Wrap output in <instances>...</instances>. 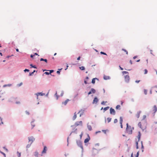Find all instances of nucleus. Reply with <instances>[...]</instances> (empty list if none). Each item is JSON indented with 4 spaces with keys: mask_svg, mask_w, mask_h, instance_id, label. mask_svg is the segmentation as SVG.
Listing matches in <instances>:
<instances>
[{
    "mask_svg": "<svg viewBox=\"0 0 157 157\" xmlns=\"http://www.w3.org/2000/svg\"><path fill=\"white\" fill-rule=\"evenodd\" d=\"M84 82L85 83V84H87V82H86V80H85V81H84Z\"/></svg>",
    "mask_w": 157,
    "mask_h": 157,
    "instance_id": "57",
    "label": "nucleus"
},
{
    "mask_svg": "<svg viewBox=\"0 0 157 157\" xmlns=\"http://www.w3.org/2000/svg\"><path fill=\"white\" fill-rule=\"evenodd\" d=\"M129 76L128 75L124 76V80L126 82H128L129 81Z\"/></svg>",
    "mask_w": 157,
    "mask_h": 157,
    "instance_id": "3",
    "label": "nucleus"
},
{
    "mask_svg": "<svg viewBox=\"0 0 157 157\" xmlns=\"http://www.w3.org/2000/svg\"><path fill=\"white\" fill-rule=\"evenodd\" d=\"M154 109L152 111L153 112V113L154 115L155 112L157 111V107L156 105H155L153 106Z\"/></svg>",
    "mask_w": 157,
    "mask_h": 157,
    "instance_id": "8",
    "label": "nucleus"
},
{
    "mask_svg": "<svg viewBox=\"0 0 157 157\" xmlns=\"http://www.w3.org/2000/svg\"><path fill=\"white\" fill-rule=\"evenodd\" d=\"M97 79L98 80V79H97L96 78H93L92 81V83L93 84H94L95 83V79Z\"/></svg>",
    "mask_w": 157,
    "mask_h": 157,
    "instance_id": "21",
    "label": "nucleus"
},
{
    "mask_svg": "<svg viewBox=\"0 0 157 157\" xmlns=\"http://www.w3.org/2000/svg\"><path fill=\"white\" fill-rule=\"evenodd\" d=\"M140 81V80H136L135 81V82L137 83H138Z\"/></svg>",
    "mask_w": 157,
    "mask_h": 157,
    "instance_id": "48",
    "label": "nucleus"
},
{
    "mask_svg": "<svg viewBox=\"0 0 157 157\" xmlns=\"http://www.w3.org/2000/svg\"><path fill=\"white\" fill-rule=\"evenodd\" d=\"M141 113V111H139L137 112V114H136V117L137 118H138L140 117V114Z\"/></svg>",
    "mask_w": 157,
    "mask_h": 157,
    "instance_id": "14",
    "label": "nucleus"
},
{
    "mask_svg": "<svg viewBox=\"0 0 157 157\" xmlns=\"http://www.w3.org/2000/svg\"><path fill=\"white\" fill-rule=\"evenodd\" d=\"M10 57V56H7L6 57L7 58H9Z\"/></svg>",
    "mask_w": 157,
    "mask_h": 157,
    "instance_id": "64",
    "label": "nucleus"
},
{
    "mask_svg": "<svg viewBox=\"0 0 157 157\" xmlns=\"http://www.w3.org/2000/svg\"><path fill=\"white\" fill-rule=\"evenodd\" d=\"M144 93L145 94H147V91L146 90H144Z\"/></svg>",
    "mask_w": 157,
    "mask_h": 157,
    "instance_id": "50",
    "label": "nucleus"
},
{
    "mask_svg": "<svg viewBox=\"0 0 157 157\" xmlns=\"http://www.w3.org/2000/svg\"><path fill=\"white\" fill-rule=\"evenodd\" d=\"M22 84V83L21 82L20 84H18V85L19 86H21Z\"/></svg>",
    "mask_w": 157,
    "mask_h": 157,
    "instance_id": "47",
    "label": "nucleus"
},
{
    "mask_svg": "<svg viewBox=\"0 0 157 157\" xmlns=\"http://www.w3.org/2000/svg\"><path fill=\"white\" fill-rule=\"evenodd\" d=\"M92 93L91 91H90L89 92H88V95H89V94H91Z\"/></svg>",
    "mask_w": 157,
    "mask_h": 157,
    "instance_id": "51",
    "label": "nucleus"
},
{
    "mask_svg": "<svg viewBox=\"0 0 157 157\" xmlns=\"http://www.w3.org/2000/svg\"><path fill=\"white\" fill-rule=\"evenodd\" d=\"M129 62H130V63L131 64H132V61L131 60H130V61H129Z\"/></svg>",
    "mask_w": 157,
    "mask_h": 157,
    "instance_id": "56",
    "label": "nucleus"
},
{
    "mask_svg": "<svg viewBox=\"0 0 157 157\" xmlns=\"http://www.w3.org/2000/svg\"><path fill=\"white\" fill-rule=\"evenodd\" d=\"M102 132H103L105 134H106L107 132H108L109 130L108 129L106 130H102Z\"/></svg>",
    "mask_w": 157,
    "mask_h": 157,
    "instance_id": "27",
    "label": "nucleus"
},
{
    "mask_svg": "<svg viewBox=\"0 0 157 157\" xmlns=\"http://www.w3.org/2000/svg\"><path fill=\"white\" fill-rule=\"evenodd\" d=\"M119 67L121 70H123V68H122L120 66Z\"/></svg>",
    "mask_w": 157,
    "mask_h": 157,
    "instance_id": "60",
    "label": "nucleus"
},
{
    "mask_svg": "<svg viewBox=\"0 0 157 157\" xmlns=\"http://www.w3.org/2000/svg\"><path fill=\"white\" fill-rule=\"evenodd\" d=\"M90 140V139L89 137L88 138H86L84 140V143H87Z\"/></svg>",
    "mask_w": 157,
    "mask_h": 157,
    "instance_id": "15",
    "label": "nucleus"
},
{
    "mask_svg": "<svg viewBox=\"0 0 157 157\" xmlns=\"http://www.w3.org/2000/svg\"><path fill=\"white\" fill-rule=\"evenodd\" d=\"M106 102V101L105 102V101H102L101 103V104L102 105H104L105 103Z\"/></svg>",
    "mask_w": 157,
    "mask_h": 157,
    "instance_id": "40",
    "label": "nucleus"
},
{
    "mask_svg": "<svg viewBox=\"0 0 157 157\" xmlns=\"http://www.w3.org/2000/svg\"><path fill=\"white\" fill-rule=\"evenodd\" d=\"M69 101L70 100L69 99H67L65 101L62 102V104L64 105H66Z\"/></svg>",
    "mask_w": 157,
    "mask_h": 157,
    "instance_id": "13",
    "label": "nucleus"
},
{
    "mask_svg": "<svg viewBox=\"0 0 157 157\" xmlns=\"http://www.w3.org/2000/svg\"><path fill=\"white\" fill-rule=\"evenodd\" d=\"M34 55V56H35V55H38V56H39V55H38V54H37V53H35Z\"/></svg>",
    "mask_w": 157,
    "mask_h": 157,
    "instance_id": "61",
    "label": "nucleus"
},
{
    "mask_svg": "<svg viewBox=\"0 0 157 157\" xmlns=\"http://www.w3.org/2000/svg\"><path fill=\"white\" fill-rule=\"evenodd\" d=\"M111 118L110 117H108L107 118V120L108 121V123L111 120Z\"/></svg>",
    "mask_w": 157,
    "mask_h": 157,
    "instance_id": "29",
    "label": "nucleus"
},
{
    "mask_svg": "<svg viewBox=\"0 0 157 157\" xmlns=\"http://www.w3.org/2000/svg\"><path fill=\"white\" fill-rule=\"evenodd\" d=\"M55 96L56 97V99L57 100L59 96L57 95V92H56L55 94Z\"/></svg>",
    "mask_w": 157,
    "mask_h": 157,
    "instance_id": "31",
    "label": "nucleus"
},
{
    "mask_svg": "<svg viewBox=\"0 0 157 157\" xmlns=\"http://www.w3.org/2000/svg\"><path fill=\"white\" fill-rule=\"evenodd\" d=\"M141 136V133H140V132H138V134L137 136V139H136V149L138 148V142L139 141L140 137Z\"/></svg>",
    "mask_w": 157,
    "mask_h": 157,
    "instance_id": "2",
    "label": "nucleus"
},
{
    "mask_svg": "<svg viewBox=\"0 0 157 157\" xmlns=\"http://www.w3.org/2000/svg\"><path fill=\"white\" fill-rule=\"evenodd\" d=\"M49 71H50L49 73L51 74L54 71L53 70H49Z\"/></svg>",
    "mask_w": 157,
    "mask_h": 157,
    "instance_id": "43",
    "label": "nucleus"
},
{
    "mask_svg": "<svg viewBox=\"0 0 157 157\" xmlns=\"http://www.w3.org/2000/svg\"><path fill=\"white\" fill-rule=\"evenodd\" d=\"M79 68L82 70H84L85 69V68L83 66H81Z\"/></svg>",
    "mask_w": 157,
    "mask_h": 157,
    "instance_id": "28",
    "label": "nucleus"
},
{
    "mask_svg": "<svg viewBox=\"0 0 157 157\" xmlns=\"http://www.w3.org/2000/svg\"><path fill=\"white\" fill-rule=\"evenodd\" d=\"M24 71H27L28 72H29V69H25L24 70Z\"/></svg>",
    "mask_w": 157,
    "mask_h": 157,
    "instance_id": "44",
    "label": "nucleus"
},
{
    "mask_svg": "<svg viewBox=\"0 0 157 157\" xmlns=\"http://www.w3.org/2000/svg\"><path fill=\"white\" fill-rule=\"evenodd\" d=\"M138 126L142 129H144L145 128V127H143L142 126L141 123L140 122L138 124Z\"/></svg>",
    "mask_w": 157,
    "mask_h": 157,
    "instance_id": "12",
    "label": "nucleus"
},
{
    "mask_svg": "<svg viewBox=\"0 0 157 157\" xmlns=\"http://www.w3.org/2000/svg\"><path fill=\"white\" fill-rule=\"evenodd\" d=\"M122 73H123V74H128V72L126 71H123Z\"/></svg>",
    "mask_w": 157,
    "mask_h": 157,
    "instance_id": "33",
    "label": "nucleus"
},
{
    "mask_svg": "<svg viewBox=\"0 0 157 157\" xmlns=\"http://www.w3.org/2000/svg\"><path fill=\"white\" fill-rule=\"evenodd\" d=\"M144 71V74H146L147 73L148 71L147 69H145Z\"/></svg>",
    "mask_w": 157,
    "mask_h": 157,
    "instance_id": "34",
    "label": "nucleus"
},
{
    "mask_svg": "<svg viewBox=\"0 0 157 157\" xmlns=\"http://www.w3.org/2000/svg\"><path fill=\"white\" fill-rule=\"evenodd\" d=\"M80 56H79L77 58V60H79L80 59Z\"/></svg>",
    "mask_w": 157,
    "mask_h": 157,
    "instance_id": "54",
    "label": "nucleus"
},
{
    "mask_svg": "<svg viewBox=\"0 0 157 157\" xmlns=\"http://www.w3.org/2000/svg\"><path fill=\"white\" fill-rule=\"evenodd\" d=\"M56 72L59 75L60 74V72L59 71H57Z\"/></svg>",
    "mask_w": 157,
    "mask_h": 157,
    "instance_id": "52",
    "label": "nucleus"
},
{
    "mask_svg": "<svg viewBox=\"0 0 157 157\" xmlns=\"http://www.w3.org/2000/svg\"><path fill=\"white\" fill-rule=\"evenodd\" d=\"M104 79L105 80H107L109 79V77L108 76H104Z\"/></svg>",
    "mask_w": 157,
    "mask_h": 157,
    "instance_id": "20",
    "label": "nucleus"
},
{
    "mask_svg": "<svg viewBox=\"0 0 157 157\" xmlns=\"http://www.w3.org/2000/svg\"><path fill=\"white\" fill-rule=\"evenodd\" d=\"M17 156L18 157H20L21 156V153H19L18 151L17 152Z\"/></svg>",
    "mask_w": 157,
    "mask_h": 157,
    "instance_id": "32",
    "label": "nucleus"
},
{
    "mask_svg": "<svg viewBox=\"0 0 157 157\" xmlns=\"http://www.w3.org/2000/svg\"><path fill=\"white\" fill-rule=\"evenodd\" d=\"M87 128L88 130L90 131H91L92 129V128L90 125H87Z\"/></svg>",
    "mask_w": 157,
    "mask_h": 157,
    "instance_id": "19",
    "label": "nucleus"
},
{
    "mask_svg": "<svg viewBox=\"0 0 157 157\" xmlns=\"http://www.w3.org/2000/svg\"><path fill=\"white\" fill-rule=\"evenodd\" d=\"M83 134L82 132L81 134L80 135V139H81L82 137V136L83 135Z\"/></svg>",
    "mask_w": 157,
    "mask_h": 157,
    "instance_id": "38",
    "label": "nucleus"
},
{
    "mask_svg": "<svg viewBox=\"0 0 157 157\" xmlns=\"http://www.w3.org/2000/svg\"><path fill=\"white\" fill-rule=\"evenodd\" d=\"M26 113L28 115H29V113L27 111H26Z\"/></svg>",
    "mask_w": 157,
    "mask_h": 157,
    "instance_id": "58",
    "label": "nucleus"
},
{
    "mask_svg": "<svg viewBox=\"0 0 157 157\" xmlns=\"http://www.w3.org/2000/svg\"><path fill=\"white\" fill-rule=\"evenodd\" d=\"M98 148H95L93 147V151L94 152L95 151H96L97 152H98Z\"/></svg>",
    "mask_w": 157,
    "mask_h": 157,
    "instance_id": "17",
    "label": "nucleus"
},
{
    "mask_svg": "<svg viewBox=\"0 0 157 157\" xmlns=\"http://www.w3.org/2000/svg\"><path fill=\"white\" fill-rule=\"evenodd\" d=\"M47 150V147L46 146H44V147L43 150L42 152V154L46 153Z\"/></svg>",
    "mask_w": 157,
    "mask_h": 157,
    "instance_id": "9",
    "label": "nucleus"
},
{
    "mask_svg": "<svg viewBox=\"0 0 157 157\" xmlns=\"http://www.w3.org/2000/svg\"><path fill=\"white\" fill-rule=\"evenodd\" d=\"M0 120L1 121V124H3V122L2 121V119L0 117ZM0 124H1V123H0Z\"/></svg>",
    "mask_w": 157,
    "mask_h": 157,
    "instance_id": "45",
    "label": "nucleus"
},
{
    "mask_svg": "<svg viewBox=\"0 0 157 157\" xmlns=\"http://www.w3.org/2000/svg\"><path fill=\"white\" fill-rule=\"evenodd\" d=\"M90 91H91L92 93L93 94L95 93L96 92L95 90L93 88H92Z\"/></svg>",
    "mask_w": 157,
    "mask_h": 157,
    "instance_id": "22",
    "label": "nucleus"
},
{
    "mask_svg": "<svg viewBox=\"0 0 157 157\" xmlns=\"http://www.w3.org/2000/svg\"><path fill=\"white\" fill-rule=\"evenodd\" d=\"M77 143L78 146L80 147L81 148H83L82 144L80 140L77 141Z\"/></svg>",
    "mask_w": 157,
    "mask_h": 157,
    "instance_id": "4",
    "label": "nucleus"
},
{
    "mask_svg": "<svg viewBox=\"0 0 157 157\" xmlns=\"http://www.w3.org/2000/svg\"><path fill=\"white\" fill-rule=\"evenodd\" d=\"M122 51H124L126 53V54L127 55H128V51L126 50L125 49H124V48H122Z\"/></svg>",
    "mask_w": 157,
    "mask_h": 157,
    "instance_id": "26",
    "label": "nucleus"
},
{
    "mask_svg": "<svg viewBox=\"0 0 157 157\" xmlns=\"http://www.w3.org/2000/svg\"><path fill=\"white\" fill-rule=\"evenodd\" d=\"M31 126H32L31 129H32L35 127V125L33 123V122H31Z\"/></svg>",
    "mask_w": 157,
    "mask_h": 157,
    "instance_id": "23",
    "label": "nucleus"
},
{
    "mask_svg": "<svg viewBox=\"0 0 157 157\" xmlns=\"http://www.w3.org/2000/svg\"><path fill=\"white\" fill-rule=\"evenodd\" d=\"M122 123H123V118H122V117H120V123L121 125V128H123Z\"/></svg>",
    "mask_w": 157,
    "mask_h": 157,
    "instance_id": "7",
    "label": "nucleus"
},
{
    "mask_svg": "<svg viewBox=\"0 0 157 157\" xmlns=\"http://www.w3.org/2000/svg\"><path fill=\"white\" fill-rule=\"evenodd\" d=\"M82 121H77L75 123V126H77L78 125L82 126Z\"/></svg>",
    "mask_w": 157,
    "mask_h": 157,
    "instance_id": "6",
    "label": "nucleus"
},
{
    "mask_svg": "<svg viewBox=\"0 0 157 157\" xmlns=\"http://www.w3.org/2000/svg\"><path fill=\"white\" fill-rule=\"evenodd\" d=\"M1 152V153L2 154H3V155L5 156H6V155H5V154L4 153H3V152Z\"/></svg>",
    "mask_w": 157,
    "mask_h": 157,
    "instance_id": "49",
    "label": "nucleus"
},
{
    "mask_svg": "<svg viewBox=\"0 0 157 157\" xmlns=\"http://www.w3.org/2000/svg\"><path fill=\"white\" fill-rule=\"evenodd\" d=\"M146 115H144L143 116V119L144 120V119H145L146 118Z\"/></svg>",
    "mask_w": 157,
    "mask_h": 157,
    "instance_id": "42",
    "label": "nucleus"
},
{
    "mask_svg": "<svg viewBox=\"0 0 157 157\" xmlns=\"http://www.w3.org/2000/svg\"><path fill=\"white\" fill-rule=\"evenodd\" d=\"M45 95V94L42 93H38L36 94V95L37 96V97L39 95L43 96V95Z\"/></svg>",
    "mask_w": 157,
    "mask_h": 157,
    "instance_id": "16",
    "label": "nucleus"
},
{
    "mask_svg": "<svg viewBox=\"0 0 157 157\" xmlns=\"http://www.w3.org/2000/svg\"><path fill=\"white\" fill-rule=\"evenodd\" d=\"M33 72H32L31 73H29V76H31L33 75Z\"/></svg>",
    "mask_w": 157,
    "mask_h": 157,
    "instance_id": "39",
    "label": "nucleus"
},
{
    "mask_svg": "<svg viewBox=\"0 0 157 157\" xmlns=\"http://www.w3.org/2000/svg\"><path fill=\"white\" fill-rule=\"evenodd\" d=\"M137 57V56H134V57H133V59H135Z\"/></svg>",
    "mask_w": 157,
    "mask_h": 157,
    "instance_id": "53",
    "label": "nucleus"
},
{
    "mask_svg": "<svg viewBox=\"0 0 157 157\" xmlns=\"http://www.w3.org/2000/svg\"><path fill=\"white\" fill-rule=\"evenodd\" d=\"M116 108L117 109H120V105H117L116 107Z\"/></svg>",
    "mask_w": 157,
    "mask_h": 157,
    "instance_id": "25",
    "label": "nucleus"
},
{
    "mask_svg": "<svg viewBox=\"0 0 157 157\" xmlns=\"http://www.w3.org/2000/svg\"><path fill=\"white\" fill-rule=\"evenodd\" d=\"M34 56V55H31L30 56V57L32 58H33V57Z\"/></svg>",
    "mask_w": 157,
    "mask_h": 157,
    "instance_id": "55",
    "label": "nucleus"
},
{
    "mask_svg": "<svg viewBox=\"0 0 157 157\" xmlns=\"http://www.w3.org/2000/svg\"><path fill=\"white\" fill-rule=\"evenodd\" d=\"M16 51L17 52H18L19 51V49H16Z\"/></svg>",
    "mask_w": 157,
    "mask_h": 157,
    "instance_id": "62",
    "label": "nucleus"
},
{
    "mask_svg": "<svg viewBox=\"0 0 157 157\" xmlns=\"http://www.w3.org/2000/svg\"><path fill=\"white\" fill-rule=\"evenodd\" d=\"M109 106L106 107L104 108V110L105 111L107 110H108V109H109Z\"/></svg>",
    "mask_w": 157,
    "mask_h": 157,
    "instance_id": "30",
    "label": "nucleus"
},
{
    "mask_svg": "<svg viewBox=\"0 0 157 157\" xmlns=\"http://www.w3.org/2000/svg\"><path fill=\"white\" fill-rule=\"evenodd\" d=\"M131 157H133V153L131 154Z\"/></svg>",
    "mask_w": 157,
    "mask_h": 157,
    "instance_id": "63",
    "label": "nucleus"
},
{
    "mask_svg": "<svg viewBox=\"0 0 157 157\" xmlns=\"http://www.w3.org/2000/svg\"><path fill=\"white\" fill-rule=\"evenodd\" d=\"M77 117V115L76 114V112H75L74 113V116L73 117V120H74Z\"/></svg>",
    "mask_w": 157,
    "mask_h": 157,
    "instance_id": "18",
    "label": "nucleus"
},
{
    "mask_svg": "<svg viewBox=\"0 0 157 157\" xmlns=\"http://www.w3.org/2000/svg\"><path fill=\"white\" fill-rule=\"evenodd\" d=\"M29 141H32L31 143H32L35 140V138L31 136L29 138Z\"/></svg>",
    "mask_w": 157,
    "mask_h": 157,
    "instance_id": "11",
    "label": "nucleus"
},
{
    "mask_svg": "<svg viewBox=\"0 0 157 157\" xmlns=\"http://www.w3.org/2000/svg\"><path fill=\"white\" fill-rule=\"evenodd\" d=\"M40 61H44L46 63H47V59H44L43 58H41L40 59Z\"/></svg>",
    "mask_w": 157,
    "mask_h": 157,
    "instance_id": "24",
    "label": "nucleus"
},
{
    "mask_svg": "<svg viewBox=\"0 0 157 157\" xmlns=\"http://www.w3.org/2000/svg\"><path fill=\"white\" fill-rule=\"evenodd\" d=\"M110 113L111 114L115 115V111L113 109L111 108L110 109Z\"/></svg>",
    "mask_w": 157,
    "mask_h": 157,
    "instance_id": "5",
    "label": "nucleus"
},
{
    "mask_svg": "<svg viewBox=\"0 0 157 157\" xmlns=\"http://www.w3.org/2000/svg\"><path fill=\"white\" fill-rule=\"evenodd\" d=\"M11 85V84H8V85H4L3 87H6V86H10Z\"/></svg>",
    "mask_w": 157,
    "mask_h": 157,
    "instance_id": "36",
    "label": "nucleus"
},
{
    "mask_svg": "<svg viewBox=\"0 0 157 157\" xmlns=\"http://www.w3.org/2000/svg\"><path fill=\"white\" fill-rule=\"evenodd\" d=\"M141 144H142V148H143L144 147V146H143V144H142V141L141 142Z\"/></svg>",
    "mask_w": 157,
    "mask_h": 157,
    "instance_id": "59",
    "label": "nucleus"
},
{
    "mask_svg": "<svg viewBox=\"0 0 157 157\" xmlns=\"http://www.w3.org/2000/svg\"><path fill=\"white\" fill-rule=\"evenodd\" d=\"M98 98L96 97H95L94 98V99L93 101V104H96L98 102Z\"/></svg>",
    "mask_w": 157,
    "mask_h": 157,
    "instance_id": "10",
    "label": "nucleus"
},
{
    "mask_svg": "<svg viewBox=\"0 0 157 157\" xmlns=\"http://www.w3.org/2000/svg\"><path fill=\"white\" fill-rule=\"evenodd\" d=\"M63 91H61V96H63Z\"/></svg>",
    "mask_w": 157,
    "mask_h": 157,
    "instance_id": "46",
    "label": "nucleus"
},
{
    "mask_svg": "<svg viewBox=\"0 0 157 157\" xmlns=\"http://www.w3.org/2000/svg\"><path fill=\"white\" fill-rule=\"evenodd\" d=\"M44 74H46V75H48L50 74L49 73V72H45Z\"/></svg>",
    "mask_w": 157,
    "mask_h": 157,
    "instance_id": "41",
    "label": "nucleus"
},
{
    "mask_svg": "<svg viewBox=\"0 0 157 157\" xmlns=\"http://www.w3.org/2000/svg\"><path fill=\"white\" fill-rule=\"evenodd\" d=\"M127 128L126 131L127 133L129 134H131L132 133V129H133V128H132L130 126H129L128 125V123H127Z\"/></svg>",
    "mask_w": 157,
    "mask_h": 157,
    "instance_id": "1",
    "label": "nucleus"
},
{
    "mask_svg": "<svg viewBox=\"0 0 157 157\" xmlns=\"http://www.w3.org/2000/svg\"><path fill=\"white\" fill-rule=\"evenodd\" d=\"M100 53L101 54H103V55H107L105 53V52H100Z\"/></svg>",
    "mask_w": 157,
    "mask_h": 157,
    "instance_id": "37",
    "label": "nucleus"
},
{
    "mask_svg": "<svg viewBox=\"0 0 157 157\" xmlns=\"http://www.w3.org/2000/svg\"><path fill=\"white\" fill-rule=\"evenodd\" d=\"M117 122H118V120H117V119H115L114 120V123H117Z\"/></svg>",
    "mask_w": 157,
    "mask_h": 157,
    "instance_id": "35",
    "label": "nucleus"
}]
</instances>
